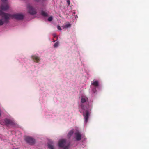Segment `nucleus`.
<instances>
[{"instance_id":"nucleus-13","label":"nucleus","mask_w":149,"mask_h":149,"mask_svg":"<svg viewBox=\"0 0 149 149\" xmlns=\"http://www.w3.org/2000/svg\"><path fill=\"white\" fill-rule=\"evenodd\" d=\"M73 132H74L73 130H72L70 131L68 134V137H70L73 134Z\"/></svg>"},{"instance_id":"nucleus-16","label":"nucleus","mask_w":149,"mask_h":149,"mask_svg":"<svg viewBox=\"0 0 149 149\" xmlns=\"http://www.w3.org/2000/svg\"><path fill=\"white\" fill-rule=\"evenodd\" d=\"M59 42H56L54 44V47H56L59 45Z\"/></svg>"},{"instance_id":"nucleus-5","label":"nucleus","mask_w":149,"mask_h":149,"mask_svg":"<svg viewBox=\"0 0 149 149\" xmlns=\"http://www.w3.org/2000/svg\"><path fill=\"white\" fill-rule=\"evenodd\" d=\"M27 8L28 12L30 14L32 15H34L36 13V11L34 10L32 7L30 6H28Z\"/></svg>"},{"instance_id":"nucleus-18","label":"nucleus","mask_w":149,"mask_h":149,"mask_svg":"<svg viewBox=\"0 0 149 149\" xmlns=\"http://www.w3.org/2000/svg\"><path fill=\"white\" fill-rule=\"evenodd\" d=\"M4 23V22L3 19L0 20V25H3Z\"/></svg>"},{"instance_id":"nucleus-10","label":"nucleus","mask_w":149,"mask_h":149,"mask_svg":"<svg viewBox=\"0 0 149 149\" xmlns=\"http://www.w3.org/2000/svg\"><path fill=\"white\" fill-rule=\"evenodd\" d=\"M84 119L85 121L86 122H87V121L88 119V111H86V113L85 115H84Z\"/></svg>"},{"instance_id":"nucleus-20","label":"nucleus","mask_w":149,"mask_h":149,"mask_svg":"<svg viewBox=\"0 0 149 149\" xmlns=\"http://www.w3.org/2000/svg\"><path fill=\"white\" fill-rule=\"evenodd\" d=\"M35 59L37 61L39 60V58L38 57H35Z\"/></svg>"},{"instance_id":"nucleus-11","label":"nucleus","mask_w":149,"mask_h":149,"mask_svg":"<svg viewBox=\"0 0 149 149\" xmlns=\"http://www.w3.org/2000/svg\"><path fill=\"white\" fill-rule=\"evenodd\" d=\"M91 84L95 86H98V82L97 81H93Z\"/></svg>"},{"instance_id":"nucleus-12","label":"nucleus","mask_w":149,"mask_h":149,"mask_svg":"<svg viewBox=\"0 0 149 149\" xmlns=\"http://www.w3.org/2000/svg\"><path fill=\"white\" fill-rule=\"evenodd\" d=\"M62 27L63 28H68L70 27H71V24L68 23L63 26Z\"/></svg>"},{"instance_id":"nucleus-2","label":"nucleus","mask_w":149,"mask_h":149,"mask_svg":"<svg viewBox=\"0 0 149 149\" xmlns=\"http://www.w3.org/2000/svg\"><path fill=\"white\" fill-rule=\"evenodd\" d=\"M0 15L2 17H4L6 21L8 19L12 16L10 15L4 13L1 10H0Z\"/></svg>"},{"instance_id":"nucleus-6","label":"nucleus","mask_w":149,"mask_h":149,"mask_svg":"<svg viewBox=\"0 0 149 149\" xmlns=\"http://www.w3.org/2000/svg\"><path fill=\"white\" fill-rule=\"evenodd\" d=\"M9 8V6L6 3H5L4 4H2L0 8L2 10H6Z\"/></svg>"},{"instance_id":"nucleus-15","label":"nucleus","mask_w":149,"mask_h":149,"mask_svg":"<svg viewBox=\"0 0 149 149\" xmlns=\"http://www.w3.org/2000/svg\"><path fill=\"white\" fill-rule=\"evenodd\" d=\"M48 148L49 149H54L53 146L51 144H48Z\"/></svg>"},{"instance_id":"nucleus-4","label":"nucleus","mask_w":149,"mask_h":149,"mask_svg":"<svg viewBox=\"0 0 149 149\" xmlns=\"http://www.w3.org/2000/svg\"><path fill=\"white\" fill-rule=\"evenodd\" d=\"M13 16L14 18L18 20H21L23 18V15L19 14H14L13 15Z\"/></svg>"},{"instance_id":"nucleus-19","label":"nucleus","mask_w":149,"mask_h":149,"mask_svg":"<svg viewBox=\"0 0 149 149\" xmlns=\"http://www.w3.org/2000/svg\"><path fill=\"white\" fill-rule=\"evenodd\" d=\"M57 28L59 30H61V27L59 26H57Z\"/></svg>"},{"instance_id":"nucleus-25","label":"nucleus","mask_w":149,"mask_h":149,"mask_svg":"<svg viewBox=\"0 0 149 149\" xmlns=\"http://www.w3.org/2000/svg\"><path fill=\"white\" fill-rule=\"evenodd\" d=\"M35 1H39V0H35Z\"/></svg>"},{"instance_id":"nucleus-3","label":"nucleus","mask_w":149,"mask_h":149,"mask_svg":"<svg viewBox=\"0 0 149 149\" xmlns=\"http://www.w3.org/2000/svg\"><path fill=\"white\" fill-rule=\"evenodd\" d=\"M25 140L26 142L31 144H33L35 142L34 139L30 137H27L25 138Z\"/></svg>"},{"instance_id":"nucleus-7","label":"nucleus","mask_w":149,"mask_h":149,"mask_svg":"<svg viewBox=\"0 0 149 149\" xmlns=\"http://www.w3.org/2000/svg\"><path fill=\"white\" fill-rule=\"evenodd\" d=\"M4 121L6 124L7 125L9 124L14 125L15 124L14 122L10 120L6 119Z\"/></svg>"},{"instance_id":"nucleus-21","label":"nucleus","mask_w":149,"mask_h":149,"mask_svg":"<svg viewBox=\"0 0 149 149\" xmlns=\"http://www.w3.org/2000/svg\"><path fill=\"white\" fill-rule=\"evenodd\" d=\"M67 2L68 4V5H69L70 4V1L69 0H67Z\"/></svg>"},{"instance_id":"nucleus-8","label":"nucleus","mask_w":149,"mask_h":149,"mask_svg":"<svg viewBox=\"0 0 149 149\" xmlns=\"http://www.w3.org/2000/svg\"><path fill=\"white\" fill-rule=\"evenodd\" d=\"M75 137L76 139L77 140L79 141L81 139V136L79 133L77 132L75 133Z\"/></svg>"},{"instance_id":"nucleus-23","label":"nucleus","mask_w":149,"mask_h":149,"mask_svg":"<svg viewBox=\"0 0 149 149\" xmlns=\"http://www.w3.org/2000/svg\"><path fill=\"white\" fill-rule=\"evenodd\" d=\"M81 107L82 109H84V107L82 105H81Z\"/></svg>"},{"instance_id":"nucleus-26","label":"nucleus","mask_w":149,"mask_h":149,"mask_svg":"<svg viewBox=\"0 0 149 149\" xmlns=\"http://www.w3.org/2000/svg\"><path fill=\"white\" fill-rule=\"evenodd\" d=\"M15 149H18V148H15Z\"/></svg>"},{"instance_id":"nucleus-17","label":"nucleus","mask_w":149,"mask_h":149,"mask_svg":"<svg viewBox=\"0 0 149 149\" xmlns=\"http://www.w3.org/2000/svg\"><path fill=\"white\" fill-rule=\"evenodd\" d=\"M53 19V17L52 16H50L48 18V21H51Z\"/></svg>"},{"instance_id":"nucleus-9","label":"nucleus","mask_w":149,"mask_h":149,"mask_svg":"<svg viewBox=\"0 0 149 149\" xmlns=\"http://www.w3.org/2000/svg\"><path fill=\"white\" fill-rule=\"evenodd\" d=\"M88 100V98L84 96H82L81 97V102L84 103L85 102Z\"/></svg>"},{"instance_id":"nucleus-14","label":"nucleus","mask_w":149,"mask_h":149,"mask_svg":"<svg viewBox=\"0 0 149 149\" xmlns=\"http://www.w3.org/2000/svg\"><path fill=\"white\" fill-rule=\"evenodd\" d=\"M41 14L44 16H48V15L47 13L44 11H42Z\"/></svg>"},{"instance_id":"nucleus-22","label":"nucleus","mask_w":149,"mask_h":149,"mask_svg":"<svg viewBox=\"0 0 149 149\" xmlns=\"http://www.w3.org/2000/svg\"><path fill=\"white\" fill-rule=\"evenodd\" d=\"M1 0L3 2H4L7 1V0Z\"/></svg>"},{"instance_id":"nucleus-1","label":"nucleus","mask_w":149,"mask_h":149,"mask_svg":"<svg viewBox=\"0 0 149 149\" xmlns=\"http://www.w3.org/2000/svg\"><path fill=\"white\" fill-rule=\"evenodd\" d=\"M58 146L64 149H66L68 148L69 145L66 143V140L64 139H62L59 141L58 143Z\"/></svg>"},{"instance_id":"nucleus-24","label":"nucleus","mask_w":149,"mask_h":149,"mask_svg":"<svg viewBox=\"0 0 149 149\" xmlns=\"http://www.w3.org/2000/svg\"><path fill=\"white\" fill-rule=\"evenodd\" d=\"M1 111L0 110V117L1 116Z\"/></svg>"}]
</instances>
